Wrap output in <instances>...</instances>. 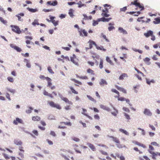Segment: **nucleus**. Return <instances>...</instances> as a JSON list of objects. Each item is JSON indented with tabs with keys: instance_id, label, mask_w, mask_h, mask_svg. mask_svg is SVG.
I'll return each instance as SVG.
<instances>
[{
	"instance_id": "f257e3e1",
	"label": "nucleus",
	"mask_w": 160,
	"mask_h": 160,
	"mask_svg": "<svg viewBox=\"0 0 160 160\" xmlns=\"http://www.w3.org/2000/svg\"><path fill=\"white\" fill-rule=\"evenodd\" d=\"M132 5H135V6L137 7V8H135L136 10L137 9V8H138L140 9V11H142L144 9V8L143 4H141L138 2V0H135L133 2H132L128 6H132Z\"/></svg>"
},
{
	"instance_id": "f03ea898",
	"label": "nucleus",
	"mask_w": 160,
	"mask_h": 160,
	"mask_svg": "<svg viewBox=\"0 0 160 160\" xmlns=\"http://www.w3.org/2000/svg\"><path fill=\"white\" fill-rule=\"evenodd\" d=\"M10 27L12 28V30L13 32L18 34H20L21 33V31L18 26L12 25L10 26Z\"/></svg>"
},
{
	"instance_id": "7ed1b4c3",
	"label": "nucleus",
	"mask_w": 160,
	"mask_h": 160,
	"mask_svg": "<svg viewBox=\"0 0 160 160\" xmlns=\"http://www.w3.org/2000/svg\"><path fill=\"white\" fill-rule=\"evenodd\" d=\"M48 103L49 105L52 107L56 108L58 109H61V107L59 104H56L52 101L49 102Z\"/></svg>"
},
{
	"instance_id": "20e7f679",
	"label": "nucleus",
	"mask_w": 160,
	"mask_h": 160,
	"mask_svg": "<svg viewBox=\"0 0 160 160\" xmlns=\"http://www.w3.org/2000/svg\"><path fill=\"white\" fill-rule=\"evenodd\" d=\"M88 43L89 44V48H86V50H88L89 49H91L92 48L93 46V45H94L95 47L96 46V44L95 42L92 40H90L88 42Z\"/></svg>"
},
{
	"instance_id": "39448f33",
	"label": "nucleus",
	"mask_w": 160,
	"mask_h": 160,
	"mask_svg": "<svg viewBox=\"0 0 160 160\" xmlns=\"http://www.w3.org/2000/svg\"><path fill=\"white\" fill-rule=\"evenodd\" d=\"M71 60L75 64L78 65V60L75 55H73L72 57L71 58Z\"/></svg>"
},
{
	"instance_id": "423d86ee",
	"label": "nucleus",
	"mask_w": 160,
	"mask_h": 160,
	"mask_svg": "<svg viewBox=\"0 0 160 160\" xmlns=\"http://www.w3.org/2000/svg\"><path fill=\"white\" fill-rule=\"evenodd\" d=\"M25 38L27 40L26 41V42L27 44V45L30 44L31 43L30 40L32 39V37L26 36L25 37ZM27 47L29 48H31L30 46L28 45H27Z\"/></svg>"
},
{
	"instance_id": "0eeeda50",
	"label": "nucleus",
	"mask_w": 160,
	"mask_h": 160,
	"mask_svg": "<svg viewBox=\"0 0 160 160\" xmlns=\"http://www.w3.org/2000/svg\"><path fill=\"white\" fill-rule=\"evenodd\" d=\"M59 96L61 99L64 101L65 102L67 103L68 104L70 105L72 104V102L71 101H69L67 98L64 97L62 95H60Z\"/></svg>"
},
{
	"instance_id": "6e6552de",
	"label": "nucleus",
	"mask_w": 160,
	"mask_h": 160,
	"mask_svg": "<svg viewBox=\"0 0 160 160\" xmlns=\"http://www.w3.org/2000/svg\"><path fill=\"white\" fill-rule=\"evenodd\" d=\"M10 46L12 48L16 50L18 52H21L22 51V49L20 48L17 46H14L13 44H10Z\"/></svg>"
},
{
	"instance_id": "1a4fd4ad",
	"label": "nucleus",
	"mask_w": 160,
	"mask_h": 160,
	"mask_svg": "<svg viewBox=\"0 0 160 160\" xmlns=\"http://www.w3.org/2000/svg\"><path fill=\"white\" fill-rule=\"evenodd\" d=\"M143 113L145 115L148 116H151L152 115V113L150 112V110L147 108H146L144 109Z\"/></svg>"
},
{
	"instance_id": "9d476101",
	"label": "nucleus",
	"mask_w": 160,
	"mask_h": 160,
	"mask_svg": "<svg viewBox=\"0 0 160 160\" xmlns=\"http://www.w3.org/2000/svg\"><path fill=\"white\" fill-rule=\"evenodd\" d=\"M22 121L21 119L17 118H16V120L13 121V123L15 125H17L18 123H22Z\"/></svg>"
},
{
	"instance_id": "9b49d317",
	"label": "nucleus",
	"mask_w": 160,
	"mask_h": 160,
	"mask_svg": "<svg viewBox=\"0 0 160 160\" xmlns=\"http://www.w3.org/2000/svg\"><path fill=\"white\" fill-rule=\"evenodd\" d=\"M78 32H79L80 35L81 36H83L82 34V32L83 33L84 36H88V33L85 29H81L80 30H79Z\"/></svg>"
},
{
	"instance_id": "f8f14e48",
	"label": "nucleus",
	"mask_w": 160,
	"mask_h": 160,
	"mask_svg": "<svg viewBox=\"0 0 160 160\" xmlns=\"http://www.w3.org/2000/svg\"><path fill=\"white\" fill-rule=\"evenodd\" d=\"M47 4L53 6H55L58 4V2L55 0L54 1H49L47 2Z\"/></svg>"
},
{
	"instance_id": "ddd939ff",
	"label": "nucleus",
	"mask_w": 160,
	"mask_h": 160,
	"mask_svg": "<svg viewBox=\"0 0 160 160\" xmlns=\"http://www.w3.org/2000/svg\"><path fill=\"white\" fill-rule=\"evenodd\" d=\"M152 34H153V32L151 30H149L147 32L145 33L144 34V35L147 38L151 36Z\"/></svg>"
},
{
	"instance_id": "4468645a",
	"label": "nucleus",
	"mask_w": 160,
	"mask_h": 160,
	"mask_svg": "<svg viewBox=\"0 0 160 160\" xmlns=\"http://www.w3.org/2000/svg\"><path fill=\"white\" fill-rule=\"evenodd\" d=\"M55 18L54 17H50V19L51 20L52 22L53 23L54 25L56 26L58 24V21H56L55 20H54V19Z\"/></svg>"
},
{
	"instance_id": "2eb2a0df",
	"label": "nucleus",
	"mask_w": 160,
	"mask_h": 160,
	"mask_svg": "<svg viewBox=\"0 0 160 160\" xmlns=\"http://www.w3.org/2000/svg\"><path fill=\"white\" fill-rule=\"evenodd\" d=\"M149 152L152 154V159H156V157L158 155V152H157L156 153L154 152L151 151L150 150H148Z\"/></svg>"
},
{
	"instance_id": "dca6fc26",
	"label": "nucleus",
	"mask_w": 160,
	"mask_h": 160,
	"mask_svg": "<svg viewBox=\"0 0 160 160\" xmlns=\"http://www.w3.org/2000/svg\"><path fill=\"white\" fill-rule=\"evenodd\" d=\"M15 144L18 146H21L22 144V142L19 140L15 139L14 141Z\"/></svg>"
},
{
	"instance_id": "f3484780",
	"label": "nucleus",
	"mask_w": 160,
	"mask_h": 160,
	"mask_svg": "<svg viewBox=\"0 0 160 160\" xmlns=\"http://www.w3.org/2000/svg\"><path fill=\"white\" fill-rule=\"evenodd\" d=\"M115 87L120 91H122L123 93H126L127 91L124 88L119 87L117 85H115Z\"/></svg>"
},
{
	"instance_id": "a211bd4d",
	"label": "nucleus",
	"mask_w": 160,
	"mask_h": 160,
	"mask_svg": "<svg viewBox=\"0 0 160 160\" xmlns=\"http://www.w3.org/2000/svg\"><path fill=\"white\" fill-rule=\"evenodd\" d=\"M108 137L110 138H112L113 141L117 143H120V141L119 139L116 137H115L112 136H108Z\"/></svg>"
},
{
	"instance_id": "6ab92c4d",
	"label": "nucleus",
	"mask_w": 160,
	"mask_h": 160,
	"mask_svg": "<svg viewBox=\"0 0 160 160\" xmlns=\"http://www.w3.org/2000/svg\"><path fill=\"white\" fill-rule=\"evenodd\" d=\"M118 31L120 33H122L124 34H128L127 32L126 31L123 29L122 27H119L118 28Z\"/></svg>"
},
{
	"instance_id": "aec40b11",
	"label": "nucleus",
	"mask_w": 160,
	"mask_h": 160,
	"mask_svg": "<svg viewBox=\"0 0 160 160\" xmlns=\"http://www.w3.org/2000/svg\"><path fill=\"white\" fill-rule=\"evenodd\" d=\"M87 145L92 149V151H96V148L93 144L91 143H87Z\"/></svg>"
},
{
	"instance_id": "412c9836",
	"label": "nucleus",
	"mask_w": 160,
	"mask_h": 160,
	"mask_svg": "<svg viewBox=\"0 0 160 160\" xmlns=\"http://www.w3.org/2000/svg\"><path fill=\"white\" fill-rule=\"evenodd\" d=\"M128 76L127 73H123L120 76L119 78V80H122L124 79V78L125 77H128Z\"/></svg>"
},
{
	"instance_id": "4be33fe9",
	"label": "nucleus",
	"mask_w": 160,
	"mask_h": 160,
	"mask_svg": "<svg viewBox=\"0 0 160 160\" xmlns=\"http://www.w3.org/2000/svg\"><path fill=\"white\" fill-rule=\"evenodd\" d=\"M45 79L48 81V85L47 86L48 87H50L52 85L51 82V79L48 77H46L45 78Z\"/></svg>"
},
{
	"instance_id": "5701e85b",
	"label": "nucleus",
	"mask_w": 160,
	"mask_h": 160,
	"mask_svg": "<svg viewBox=\"0 0 160 160\" xmlns=\"http://www.w3.org/2000/svg\"><path fill=\"white\" fill-rule=\"evenodd\" d=\"M99 84L101 86H104V85H107L108 83L105 80L102 79L101 80L100 82H99Z\"/></svg>"
},
{
	"instance_id": "b1692460",
	"label": "nucleus",
	"mask_w": 160,
	"mask_h": 160,
	"mask_svg": "<svg viewBox=\"0 0 160 160\" xmlns=\"http://www.w3.org/2000/svg\"><path fill=\"white\" fill-rule=\"evenodd\" d=\"M143 61L147 65H149L151 64L150 59L148 58H146L143 59Z\"/></svg>"
},
{
	"instance_id": "393cba45",
	"label": "nucleus",
	"mask_w": 160,
	"mask_h": 160,
	"mask_svg": "<svg viewBox=\"0 0 160 160\" xmlns=\"http://www.w3.org/2000/svg\"><path fill=\"white\" fill-rule=\"evenodd\" d=\"M32 119L34 121H38L40 120L41 118L38 116H33L32 118Z\"/></svg>"
},
{
	"instance_id": "a878e982",
	"label": "nucleus",
	"mask_w": 160,
	"mask_h": 160,
	"mask_svg": "<svg viewBox=\"0 0 160 160\" xmlns=\"http://www.w3.org/2000/svg\"><path fill=\"white\" fill-rule=\"evenodd\" d=\"M112 18H105L104 17H102L100 19V21L103 22H108L112 19Z\"/></svg>"
},
{
	"instance_id": "bb28decb",
	"label": "nucleus",
	"mask_w": 160,
	"mask_h": 160,
	"mask_svg": "<svg viewBox=\"0 0 160 160\" xmlns=\"http://www.w3.org/2000/svg\"><path fill=\"white\" fill-rule=\"evenodd\" d=\"M100 107L101 108L103 109L106 110L107 111H110V109L109 107H107L105 106H104V105H101L100 106Z\"/></svg>"
},
{
	"instance_id": "cd10ccee",
	"label": "nucleus",
	"mask_w": 160,
	"mask_h": 160,
	"mask_svg": "<svg viewBox=\"0 0 160 160\" xmlns=\"http://www.w3.org/2000/svg\"><path fill=\"white\" fill-rule=\"evenodd\" d=\"M43 94L44 95L49 96V97L52 98H53V97L52 94L48 93L45 90L44 91Z\"/></svg>"
},
{
	"instance_id": "c85d7f7f",
	"label": "nucleus",
	"mask_w": 160,
	"mask_h": 160,
	"mask_svg": "<svg viewBox=\"0 0 160 160\" xmlns=\"http://www.w3.org/2000/svg\"><path fill=\"white\" fill-rule=\"evenodd\" d=\"M96 47V48L98 50H102L103 51H105L106 50V49L104 48H103V47L102 46H101L100 47H99L97 45Z\"/></svg>"
},
{
	"instance_id": "c756f323",
	"label": "nucleus",
	"mask_w": 160,
	"mask_h": 160,
	"mask_svg": "<svg viewBox=\"0 0 160 160\" xmlns=\"http://www.w3.org/2000/svg\"><path fill=\"white\" fill-rule=\"evenodd\" d=\"M76 4L78 5V7L79 8H80L83 6H86V5L82 4L81 1H79L78 3H77Z\"/></svg>"
},
{
	"instance_id": "7c9ffc66",
	"label": "nucleus",
	"mask_w": 160,
	"mask_h": 160,
	"mask_svg": "<svg viewBox=\"0 0 160 160\" xmlns=\"http://www.w3.org/2000/svg\"><path fill=\"white\" fill-rule=\"evenodd\" d=\"M153 22L154 24H157L160 23V17L155 18Z\"/></svg>"
},
{
	"instance_id": "2f4dec72",
	"label": "nucleus",
	"mask_w": 160,
	"mask_h": 160,
	"mask_svg": "<svg viewBox=\"0 0 160 160\" xmlns=\"http://www.w3.org/2000/svg\"><path fill=\"white\" fill-rule=\"evenodd\" d=\"M27 9L30 12H35L38 11V10L37 9H32L30 8H28Z\"/></svg>"
},
{
	"instance_id": "473e14b6",
	"label": "nucleus",
	"mask_w": 160,
	"mask_h": 160,
	"mask_svg": "<svg viewBox=\"0 0 160 160\" xmlns=\"http://www.w3.org/2000/svg\"><path fill=\"white\" fill-rule=\"evenodd\" d=\"M108 12H102L101 14V15L103 17H108L110 16V15L108 14Z\"/></svg>"
},
{
	"instance_id": "72a5a7b5",
	"label": "nucleus",
	"mask_w": 160,
	"mask_h": 160,
	"mask_svg": "<svg viewBox=\"0 0 160 160\" xmlns=\"http://www.w3.org/2000/svg\"><path fill=\"white\" fill-rule=\"evenodd\" d=\"M106 61L109 62L111 65H113V63L112 61L110 60V58L108 57H107L106 58Z\"/></svg>"
},
{
	"instance_id": "f704fd0d",
	"label": "nucleus",
	"mask_w": 160,
	"mask_h": 160,
	"mask_svg": "<svg viewBox=\"0 0 160 160\" xmlns=\"http://www.w3.org/2000/svg\"><path fill=\"white\" fill-rule=\"evenodd\" d=\"M119 96H120V95L116 96L115 98H118V100L121 101H124L125 100V98H124L122 97H120Z\"/></svg>"
},
{
	"instance_id": "c9c22d12",
	"label": "nucleus",
	"mask_w": 160,
	"mask_h": 160,
	"mask_svg": "<svg viewBox=\"0 0 160 160\" xmlns=\"http://www.w3.org/2000/svg\"><path fill=\"white\" fill-rule=\"evenodd\" d=\"M69 88H70L72 93L75 94H78V92L76 91L71 86Z\"/></svg>"
},
{
	"instance_id": "e433bc0d",
	"label": "nucleus",
	"mask_w": 160,
	"mask_h": 160,
	"mask_svg": "<svg viewBox=\"0 0 160 160\" xmlns=\"http://www.w3.org/2000/svg\"><path fill=\"white\" fill-rule=\"evenodd\" d=\"M119 130L121 132H122L123 133L125 134H126V135H129L128 133L126 131L120 128L119 129Z\"/></svg>"
},
{
	"instance_id": "4c0bfd02",
	"label": "nucleus",
	"mask_w": 160,
	"mask_h": 160,
	"mask_svg": "<svg viewBox=\"0 0 160 160\" xmlns=\"http://www.w3.org/2000/svg\"><path fill=\"white\" fill-rule=\"evenodd\" d=\"M73 10L72 9H71L69 10L68 13L70 16L72 18L73 16Z\"/></svg>"
},
{
	"instance_id": "58836bf2",
	"label": "nucleus",
	"mask_w": 160,
	"mask_h": 160,
	"mask_svg": "<svg viewBox=\"0 0 160 160\" xmlns=\"http://www.w3.org/2000/svg\"><path fill=\"white\" fill-rule=\"evenodd\" d=\"M87 72L88 73H91V74H92V75H94L95 74L94 72V71L90 68H89V69H87Z\"/></svg>"
},
{
	"instance_id": "ea45409f",
	"label": "nucleus",
	"mask_w": 160,
	"mask_h": 160,
	"mask_svg": "<svg viewBox=\"0 0 160 160\" xmlns=\"http://www.w3.org/2000/svg\"><path fill=\"white\" fill-rule=\"evenodd\" d=\"M24 62L26 61L27 62V67L28 68H30L31 67V65L30 64V63L29 62L28 60L26 59H24Z\"/></svg>"
},
{
	"instance_id": "a19ab883",
	"label": "nucleus",
	"mask_w": 160,
	"mask_h": 160,
	"mask_svg": "<svg viewBox=\"0 0 160 160\" xmlns=\"http://www.w3.org/2000/svg\"><path fill=\"white\" fill-rule=\"evenodd\" d=\"M0 21L4 24H6L7 23V22L6 20H4V19L1 17H0Z\"/></svg>"
},
{
	"instance_id": "79ce46f5",
	"label": "nucleus",
	"mask_w": 160,
	"mask_h": 160,
	"mask_svg": "<svg viewBox=\"0 0 160 160\" xmlns=\"http://www.w3.org/2000/svg\"><path fill=\"white\" fill-rule=\"evenodd\" d=\"M32 25L34 26L36 25H39V24L38 22V20H35L33 22H32Z\"/></svg>"
},
{
	"instance_id": "37998d69",
	"label": "nucleus",
	"mask_w": 160,
	"mask_h": 160,
	"mask_svg": "<svg viewBox=\"0 0 160 160\" xmlns=\"http://www.w3.org/2000/svg\"><path fill=\"white\" fill-rule=\"evenodd\" d=\"M72 81H73V82H75L77 83V84H78L79 85H82V83L81 82H80L74 79H71Z\"/></svg>"
},
{
	"instance_id": "c03bdc74",
	"label": "nucleus",
	"mask_w": 160,
	"mask_h": 160,
	"mask_svg": "<svg viewBox=\"0 0 160 160\" xmlns=\"http://www.w3.org/2000/svg\"><path fill=\"white\" fill-rule=\"evenodd\" d=\"M103 60L102 59L100 60V64L99 65V67L100 68L102 69L103 68Z\"/></svg>"
},
{
	"instance_id": "a18cd8bd",
	"label": "nucleus",
	"mask_w": 160,
	"mask_h": 160,
	"mask_svg": "<svg viewBox=\"0 0 160 160\" xmlns=\"http://www.w3.org/2000/svg\"><path fill=\"white\" fill-rule=\"evenodd\" d=\"M24 152H20L18 153L19 155L22 159H23L24 158Z\"/></svg>"
},
{
	"instance_id": "49530a36",
	"label": "nucleus",
	"mask_w": 160,
	"mask_h": 160,
	"mask_svg": "<svg viewBox=\"0 0 160 160\" xmlns=\"http://www.w3.org/2000/svg\"><path fill=\"white\" fill-rule=\"evenodd\" d=\"M101 36H102V37L107 42H109V40L107 39L106 38V37L105 35H104L103 33H101Z\"/></svg>"
},
{
	"instance_id": "de8ad7c7",
	"label": "nucleus",
	"mask_w": 160,
	"mask_h": 160,
	"mask_svg": "<svg viewBox=\"0 0 160 160\" xmlns=\"http://www.w3.org/2000/svg\"><path fill=\"white\" fill-rule=\"evenodd\" d=\"M135 144H136V145H137L139 146H141L144 148H145V146L143 144H142L140 143H139L138 142H136L135 143Z\"/></svg>"
},
{
	"instance_id": "09e8293b",
	"label": "nucleus",
	"mask_w": 160,
	"mask_h": 160,
	"mask_svg": "<svg viewBox=\"0 0 160 160\" xmlns=\"http://www.w3.org/2000/svg\"><path fill=\"white\" fill-rule=\"evenodd\" d=\"M87 97L88 98L90 99V100L94 102H96V101L93 98H92L91 96H89V95H87Z\"/></svg>"
},
{
	"instance_id": "8fccbe9b",
	"label": "nucleus",
	"mask_w": 160,
	"mask_h": 160,
	"mask_svg": "<svg viewBox=\"0 0 160 160\" xmlns=\"http://www.w3.org/2000/svg\"><path fill=\"white\" fill-rule=\"evenodd\" d=\"M48 70L50 73L51 74L54 73V72L53 71L52 69L50 67H48Z\"/></svg>"
},
{
	"instance_id": "3c124183",
	"label": "nucleus",
	"mask_w": 160,
	"mask_h": 160,
	"mask_svg": "<svg viewBox=\"0 0 160 160\" xmlns=\"http://www.w3.org/2000/svg\"><path fill=\"white\" fill-rule=\"evenodd\" d=\"M139 87V85H137L133 87V90H134L135 92H138V89Z\"/></svg>"
},
{
	"instance_id": "603ef678",
	"label": "nucleus",
	"mask_w": 160,
	"mask_h": 160,
	"mask_svg": "<svg viewBox=\"0 0 160 160\" xmlns=\"http://www.w3.org/2000/svg\"><path fill=\"white\" fill-rule=\"evenodd\" d=\"M23 149V147H22V145L20 146H19V150L21 152H24V150Z\"/></svg>"
},
{
	"instance_id": "864d4df0",
	"label": "nucleus",
	"mask_w": 160,
	"mask_h": 160,
	"mask_svg": "<svg viewBox=\"0 0 160 160\" xmlns=\"http://www.w3.org/2000/svg\"><path fill=\"white\" fill-rule=\"evenodd\" d=\"M77 77L78 78H79L80 79H88V77L86 76H81V77L77 76Z\"/></svg>"
},
{
	"instance_id": "5fc2aeb1",
	"label": "nucleus",
	"mask_w": 160,
	"mask_h": 160,
	"mask_svg": "<svg viewBox=\"0 0 160 160\" xmlns=\"http://www.w3.org/2000/svg\"><path fill=\"white\" fill-rule=\"evenodd\" d=\"M8 80V81L11 82H13L14 81L13 79L11 77H8L7 78Z\"/></svg>"
},
{
	"instance_id": "6e6d98bb",
	"label": "nucleus",
	"mask_w": 160,
	"mask_h": 160,
	"mask_svg": "<svg viewBox=\"0 0 160 160\" xmlns=\"http://www.w3.org/2000/svg\"><path fill=\"white\" fill-rule=\"evenodd\" d=\"M111 91L112 92L117 93L118 95H118L119 96V92L118 91H117L116 90L114 89H112Z\"/></svg>"
},
{
	"instance_id": "4d7b16f0",
	"label": "nucleus",
	"mask_w": 160,
	"mask_h": 160,
	"mask_svg": "<svg viewBox=\"0 0 160 160\" xmlns=\"http://www.w3.org/2000/svg\"><path fill=\"white\" fill-rule=\"evenodd\" d=\"M30 109L27 110H26V112L28 113H30L32 112L31 110H33L32 108L30 107L29 108Z\"/></svg>"
},
{
	"instance_id": "13d9d810",
	"label": "nucleus",
	"mask_w": 160,
	"mask_h": 160,
	"mask_svg": "<svg viewBox=\"0 0 160 160\" xmlns=\"http://www.w3.org/2000/svg\"><path fill=\"white\" fill-rule=\"evenodd\" d=\"M127 9V7H124L120 9V10L121 12H125Z\"/></svg>"
},
{
	"instance_id": "bf43d9fd",
	"label": "nucleus",
	"mask_w": 160,
	"mask_h": 160,
	"mask_svg": "<svg viewBox=\"0 0 160 160\" xmlns=\"http://www.w3.org/2000/svg\"><path fill=\"white\" fill-rule=\"evenodd\" d=\"M32 132L36 136H38V133L37 130H34L32 131Z\"/></svg>"
},
{
	"instance_id": "052dcab7",
	"label": "nucleus",
	"mask_w": 160,
	"mask_h": 160,
	"mask_svg": "<svg viewBox=\"0 0 160 160\" xmlns=\"http://www.w3.org/2000/svg\"><path fill=\"white\" fill-rule=\"evenodd\" d=\"M72 139L73 141H74L77 142H79L80 141V139L79 138L76 137H73L72 138Z\"/></svg>"
},
{
	"instance_id": "680f3d73",
	"label": "nucleus",
	"mask_w": 160,
	"mask_h": 160,
	"mask_svg": "<svg viewBox=\"0 0 160 160\" xmlns=\"http://www.w3.org/2000/svg\"><path fill=\"white\" fill-rule=\"evenodd\" d=\"M123 110H124V111L127 112H130V110L128 108H127L125 107H124L123 108Z\"/></svg>"
},
{
	"instance_id": "e2e57ef3",
	"label": "nucleus",
	"mask_w": 160,
	"mask_h": 160,
	"mask_svg": "<svg viewBox=\"0 0 160 160\" xmlns=\"http://www.w3.org/2000/svg\"><path fill=\"white\" fill-rule=\"evenodd\" d=\"M151 144L153 145L154 146H159V144L157 143L156 142H152Z\"/></svg>"
},
{
	"instance_id": "0e129e2a",
	"label": "nucleus",
	"mask_w": 160,
	"mask_h": 160,
	"mask_svg": "<svg viewBox=\"0 0 160 160\" xmlns=\"http://www.w3.org/2000/svg\"><path fill=\"white\" fill-rule=\"evenodd\" d=\"M62 123H63L64 124L66 125H67L68 126H71L72 124L70 122H62Z\"/></svg>"
},
{
	"instance_id": "69168bd1",
	"label": "nucleus",
	"mask_w": 160,
	"mask_h": 160,
	"mask_svg": "<svg viewBox=\"0 0 160 160\" xmlns=\"http://www.w3.org/2000/svg\"><path fill=\"white\" fill-rule=\"evenodd\" d=\"M115 28L113 26H110L108 28V30L109 31H112V30L115 29Z\"/></svg>"
},
{
	"instance_id": "338daca9",
	"label": "nucleus",
	"mask_w": 160,
	"mask_h": 160,
	"mask_svg": "<svg viewBox=\"0 0 160 160\" xmlns=\"http://www.w3.org/2000/svg\"><path fill=\"white\" fill-rule=\"evenodd\" d=\"M98 24V21H96L95 20L93 21V22L92 23V25L93 26H95L96 25H97Z\"/></svg>"
},
{
	"instance_id": "774afa93",
	"label": "nucleus",
	"mask_w": 160,
	"mask_h": 160,
	"mask_svg": "<svg viewBox=\"0 0 160 160\" xmlns=\"http://www.w3.org/2000/svg\"><path fill=\"white\" fill-rule=\"evenodd\" d=\"M152 58L153 60H157L158 59V58L157 57V55H154L152 57Z\"/></svg>"
}]
</instances>
